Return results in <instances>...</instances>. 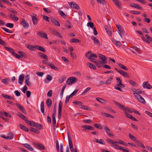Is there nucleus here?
Segmentation results:
<instances>
[{"mask_svg": "<svg viewBox=\"0 0 152 152\" xmlns=\"http://www.w3.org/2000/svg\"><path fill=\"white\" fill-rule=\"evenodd\" d=\"M4 48L6 50L11 53L12 54L14 51V50L12 48H11L7 46H5Z\"/></svg>", "mask_w": 152, "mask_h": 152, "instance_id": "41", "label": "nucleus"}, {"mask_svg": "<svg viewBox=\"0 0 152 152\" xmlns=\"http://www.w3.org/2000/svg\"><path fill=\"white\" fill-rule=\"evenodd\" d=\"M129 83L133 86H136V83L134 81L130 80H129Z\"/></svg>", "mask_w": 152, "mask_h": 152, "instance_id": "58", "label": "nucleus"}, {"mask_svg": "<svg viewBox=\"0 0 152 152\" xmlns=\"http://www.w3.org/2000/svg\"><path fill=\"white\" fill-rule=\"evenodd\" d=\"M17 106L23 112L24 114L26 113L25 108L23 106L20 105L19 104L17 103L16 104Z\"/></svg>", "mask_w": 152, "mask_h": 152, "instance_id": "16", "label": "nucleus"}, {"mask_svg": "<svg viewBox=\"0 0 152 152\" xmlns=\"http://www.w3.org/2000/svg\"><path fill=\"white\" fill-rule=\"evenodd\" d=\"M38 54L40 57L43 58L45 59H48V57L47 55L41 52L38 53Z\"/></svg>", "mask_w": 152, "mask_h": 152, "instance_id": "23", "label": "nucleus"}, {"mask_svg": "<svg viewBox=\"0 0 152 152\" xmlns=\"http://www.w3.org/2000/svg\"><path fill=\"white\" fill-rule=\"evenodd\" d=\"M62 107V101H60L58 104V118L60 119L61 118V114Z\"/></svg>", "mask_w": 152, "mask_h": 152, "instance_id": "7", "label": "nucleus"}, {"mask_svg": "<svg viewBox=\"0 0 152 152\" xmlns=\"http://www.w3.org/2000/svg\"><path fill=\"white\" fill-rule=\"evenodd\" d=\"M41 108L40 110L41 111H45L44 109V103L43 101H42L41 103Z\"/></svg>", "mask_w": 152, "mask_h": 152, "instance_id": "49", "label": "nucleus"}, {"mask_svg": "<svg viewBox=\"0 0 152 152\" xmlns=\"http://www.w3.org/2000/svg\"><path fill=\"white\" fill-rule=\"evenodd\" d=\"M115 5L120 9H122V4L119 0H112Z\"/></svg>", "mask_w": 152, "mask_h": 152, "instance_id": "12", "label": "nucleus"}, {"mask_svg": "<svg viewBox=\"0 0 152 152\" xmlns=\"http://www.w3.org/2000/svg\"><path fill=\"white\" fill-rule=\"evenodd\" d=\"M67 135L68 137V142H72L70 137V134L69 132H67Z\"/></svg>", "mask_w": 152, "mask_h": 152, "instance_id": "60", "label": "nucleus"}, {"mask_svg": "<svg viewBox=\"0 0 152 152\" xmlns=\"http://www.w3.org/2000/svg\"><path fill=\"white\" fill-rule=\"evenodd\" d=\"M99 57L101 60L100 63L102 64H104L107 63V58L106 56L101 54H99Z\"/></svg>", "mask_w": 152, "mask_h": 152, "instance_id": "4", "label": "nucleus"}, {"mask_svg": "<svg viewBox=\"0 0 152 152\" xmlns=\"http://www.w3.org/2000/svg\"><path fill=\"white\" fill-rule=\"evenodd\" d=\"M16 58H18L19 59H20V56L17 53H16L14 52L12 54Z\"/></svg>", "mask_w": 152, "mask_h": 152, "instance_id": "53", "label": "nucleus"}, {"mask_svg": "<svg viewBox=\"0 0 152 152\" xmlns=\"http://www.w3.org/2000/svg\"><path fill=\"white\" fill-rule=\"evenodd\" d=\"M96 1L98 4H104L105 3V0H96Z\"/></svg>", "mask_w": 152, "mask_h": 152, "instance_id": "57", "label": "nucleus"}, {"mask_svg": "<svg viewBox=\"0 0 152 152\" xmlns=\"http://www.w3.org/2000/svg\"><path fill=\"white\" fill-rule=\"evenodd\" d=\"M6 26L8 27H9L10 28H13L14 26V25L13 23H7L6 25Z\"/></svg>", "mask_w": 152, "mask_h": 152, "instance_id": "54", "label": "nucleus"}, {"mask_svg": "<svg viewBox=\"0 0 152 152\" xmlns=\"http://www.w3.org/2000/svg\"><path fill=\"white\" fill-rule=\"evenodd\" d=\"M145 37L146 38L148 39V40L149 42L150 41L152 42V38L151 37L147 34H146L145 35Z\"/></svg>", "mask_w": 152, "mask_h": 152, "instance_id": "62", "label": "nucleus"}, {"mask_svg": "<svg viewBox=\"0 0 152 152\" xmlns=\"http://www.w3.org/2000/svg\"><path fill=\"white\" fill-rule=\"evenodd\" d=\"M58 12L60 15L64 18H66V15H65L64 12L61 10H58Z\"/></svg>", "mask_w": 152, "mask_h": 152, "instance_id": "40", "label": "nucleus"}, {"mask_svg": "<svg viewBox=\"0 0 152 152\" xmlns=\"http://www.w3.org/2000/svg\"><path fill=\"white\" fill-rule=\"evenodd\" d=\"M114 144L112 145V146L113 148L117 149L119 150H121L123 151L124 152H129V151L127 149H124V148L121 147L120 146H119L118 145H117L115 143H112Z\"/></svg>", "mask_w": 152, "mask_h": 152, "instance_id": "6", "label": "nucleus"}, {"mask_svg": "<svg viewBox=\"0 0 152 152\" xmlns=\"http://www.w3.org/2000/svg\"><path fill=\"white\" fill-rule=\"evenodd\" d=\"M118 33L120 35V36L122 38V35H124V31H123L122 28L121 26H120L118 28Z\"/></svg>", "mask_w": 152, "mask_h": 152, "instance_id": "17", "label": "nucleus"}, {"mask_svg": "<svg viewBox=\"0 0 152 152\" xmlns=\"http://www.w3.org/2000/svg\"><path fill=\"white\" fill-rule=\"evenodd\" d=\"M23 145H24L25 147L28 149L29 150L31 151H32L34 149L29 144L27 143H25V144H23Z\"/></svg>", "mask_w": 152, "mask_h": 152, "instance_id": "35", "label": "nucleus"}, {"mask_svg": "<svg viewBox=\"0 0 152 152\" xmlns=\"http://www.w3.org/2000/svg\"><path fill=\"white\" fill-rule=\"evenodd\" d=\"M104 129L106 133H108V132H111L110 129L108 128V127L106 125H104Z\"/></svg>", "mask_w": 152, "mask_h": 152, "instance_id": "48", "label": "nucleus"}, {"mask_svg": "<svg viewBox=\"0 0 152 152\" xmlns=\"http://www.w3.org/2000/svg\"><path fill=\"white\" fill-rule=\"evenodd\" d=\"M120 73L121 74L126 77L129 78V75L127 73L123 71H122Z\"/></svg>", "mask_w": 152, "mask_h": 152, "instance_id": "31", "label": "nucleus"}, {"mask_svg": "<svg viewBox=\"0 0 152 152\" xmlns=\"http://www.w3.org/2000/svg\"><path fill=\"white\" fill-rule=\"evenodd\" d=\"M35 146L37 148H39L40 149L44 150L45 148L44 145L42 144H39V143H34Z\"/></svg>", "mask_w": 152, "mask_h": 152, "instance_id": "13", "label": "nucleus"}, {"mask_svg": "<svg viewBox=\"0 0 152 152\" xmlns=\"http://www.w3.org/2000/svg\"><path fill=\"white\" fill-rule=\"evenodd\" d=\"M48 65L49 66L53 69H55L56 70H58V68L54 66L53 64L49 63L48 64Z\"/></svg>", "mask_w": 152, "mask_h": 152, "instance_id": "38", "label": "nucleus"}, {"mask_svg": "<svg viewBox=\"0 0 152 152\" xmlns=\"http://www.w3.org/2000/svg\"><path fill=\"white\" fill-rule=\"evenodd\" d=\"M116 79L117 81V84L115 85L114 86V88L117 90L120 91H121L122 89L120 87L122 88H124L125 85L124 84H122V80L119 77H116Z\"/></svg>", "mask_w": 152, "mask_h": 152, "instance_id": "1", "label": "nucleus"}, {"mask_svg": "<svg viewBox=\"0 0 152 152\" xmlns=\"http://www.w3.org/2000/svg\"><path fill=\"white\" fill-rule=\"evenodd\" d=\"M52 100L50 98L48 99L46 101V103L48 107H50L52 105Z\"/></svg>", "mask_w": 152, "mask_h": 152, "instance_id": "25", "label": "nucleus"}, {"mask_svg": "<svg viewBox=\"0 0 152 152\" xmlns=\"http://www.w3.org/2000/svg\"><path fill=\"white\" fill-rule=\"evenodd\" d=\"M142 86L144 88L151 89L152 88V86L148 83V81L142 83Z\"/></svg>", "mask_w": 152, "mask_h": 152, "instance_id": "8", "label": "nucleus"}, {"mask_svg": "<svg viewBox=\"0 0 152 152\" xmlns=\"http://www.w3.org/2000/svg\"><path fill=\"white\" fill-rule=\"evenodd\" d=\"M37 34L41 38L46 39H48V38L47 37V34L43 31H39L37 32Z\"/></svg>", "mask_w": 152, "mask_h": 152, "instance_id": "9", "label": "nucleus"}, {"mask_svg": "<svg viewBox=\"0 0 152 152\" xmlns=\"http://www.w3.org/2000/svg\"><path fill=\"white\" fill-rule=\"evenodd\" d=\"M116 104L120 108L123 109L124 110L125 112V113L129 112L130 113H132V111H131V110H130L128 108L125 107L119 103L116 102Z\"/></svg>", "mask_w": 152, "mask_h": 152, "instance_id": "3", "label": "nucleus"}, {"mask_svg": "<svg viewBox=\"0 0 152 152\" xmlns=\"http://www.w3.org/2000/svg\"><path fill=\"white\" fill-rule=\"evenodd\" d=\"M18 115L22 119L24 120H26L27 119V118L25 117L24 115L20 113H18Z\"/></svg>", "mask_w": 152, "mask_h": 152, "instance_id": "42", "label": "nucleus"}, {"mask_svg": "<svg viewBox=\"0 0 152 152\" xmlns=\"http://www.w3.org/2000/svg\"><path fill=\"white\" fill-rule=\"evenodd\" d=\"M93 141L95 142H104L103 140L102 139L98 140V139H95L93 140Z\"/></svg>", "mask_w": 152, "mask_h": 152, "instance_id": "46", "label": "nucleus"}, {"mask_svg": "<svg viewBox=\"0 0 152 152\" xmlns=\"http://www.w3.org/2000/svg\"><path fill=\"white\" fill-rule=\"evenodd\" d=\"M129 137L132 140L137 142V139L134 136L132 135L131 134H129Z\"/></svg>", "mask_w": 152, "mask_h": 152, "instance_id": "30", "label": "nucleus"}, {"mask_svg": "<svg viewBox=\"0 0 152 152\" xmlns=\"http://www.w3.org/2000/svg\"><path fill=\"white\" fill-rule=\"evenodd\" d=\"M132 91L134 92L133 94H141L142 93V91L140 89H136L135 88H133L132 89Z\"/></svg>", "mask_w": 152, "mask_h": 152, "instance_id": "21", "label": "nucleus"}, {"mask_svg": "<svg viewBox=\"0 0 152 152\" xmlns=\"http://www.w3.org/2000/svg\"><path fill=\"white\" fill-rule=\"evenodd\" d=\"M78 91V89H76L75 90L69 95L71 97H72L73 96L75 95L76 93Z\"/></svg>", "mask_w": 152, "mask_h": 152, "instance_id": "47", "label": "nucleus"}, {"mask_svg": "<svg viewBox=\"0 0 152 152\" xmlns=\"http://www.w3.org/2000/svg\"><path fill=\"white\" fill-rule=\"evenodd\" d=\"M18 53L19 54L20 57L21 56L24 58H26L27 57L26 54L25 53L20 51H19Z\"/></svg>", "mask_w": 152, "mask_h": 152, "instance_id": "22", "label": "nucleus"}, {"mask_svg": "<svg viewBox=\"0 0 152 152\" xmlns=\"http://www.w3.org/2000/svg\"><path fill=\"white\" fill-rule=\"evenodd\" d=\"M70 42L71 43H76V42L79 43L81 42V41H80V40H79L78 39H75V38H74V39H72L70 41Z\"/></svg>", "mask_w": 152, "mask_h": 152, "instance_id": "37", "label": "nucleus"}, {"mask_svg": "<svg viewBox=\"0 0 152 152\" xmlns=\"http://www.w3.org/2000/svg\"><path fill=\"white\" fill-rule=\"evenodd\" d=\"M36 48L42 51L43 52H45L46 51V50L44 48L39 45H36Z\"/></svg>", "mask_w": 152, "mask_h": 152, "instance_id": "29", "label": "nucleus"}, {"mask_svg": "<svg viewBox=\"0 0 152 152\" xmlns=\"http://www.w3.org/2000/svg\"><path fill=\"white\" fill-rule=\"evenodd\" d=\"M91 126L88 125H84L82 126V128H84L83 129V131H85L86 129H88L90 130Z\"/></svg>", "mask_w": 152, "mask_h": 152, "instance_id": "39", "label": "nucleus"}, {"mask_svg": "<svg viewBox=\"0 0 152 152\" xmlns=\"http://www.w3.org/2000/svg\"><path fill=\"white\" fill-rule=\"evenodd\" d=\"M29 78L28 75L25 78V84L28 86H29L31 85L30 82L29 81Z\"/></svg>", "mask_w": 152, "mask_h": 152, "instance_id": "20", "label": "nucleus"}, {"mask_svg": "<svg viewBox=\"0 0 152 152\" xmlns=\"http://www.w3.org/2000/svg\"><path fill=\"white\" fill-rule=\"evenodd\" d=\"M30 130L32 132H33L34 133L39 134V131L37 129L35 128H34L30 127Z\"/></svg>", "mask_w": 152, "mask_h": 152, "instance_id": "33", "label": "nucleus"}, {"mask_svg": "<svg viewBox=\"0 0 152 152\" xmlns=\"http://www.w3.org/2000/svg\"><path fill=\"white\" fill-rule=\"evenodd\" d=\"M1 28L2 29H3L4 31H6V32H7V33H12V31H11L10 30H9V29H8L6 28H4L3 27H1Z\"/></svg>", "mask_w": 152, "mask_h": 152, "instance_id": "56", "label": "nucleus"}, {"mask_svg": "<svg viewBox=\"0 0 152 152\" xmlns=\"http://www.w3.org/2000/svg\"><path fill=\"white\" fill-rule=\"evenodd\" d=\"M94 126L96 128L100 129H102V127L98 124H96L94 125Z\"/></svg>", "mask_w": 152, "mask_h": 152, "instance_id": "52", "label": "nucleus"}, {"mask_svg": "<svg viewBox=\"0 0 152 152\" xmlns=\"http://www.w3.org/2000/svg\"><path fill=\"white\" fill-rule=\"evenodd\" d=\"M19 127L21 129H22V130H23L25 131H26V132H28V128L24 126V125H23L22 124H20L19 125Z\"/></svg>", "mask_w": 152, "mask_h": 152, "instance_id": "26", "label": "nucleus"}, {"mask_svg": "<svg viewBox=\"0 0 152 152\" xmlns=\"http://www.w3.org/2000/svg\"><path fill=\"white\" fill-rule=\"evenodd\" d=\"M26 47L29 50L31 51H35L36 49V45L34 46L32 45L28 44L26 45Z\"/></svg>", "mask_w": 152, "mask_h": 152, "instance_id": "15", "label": "nucleus"}, {"mask_svg": "<svg viewBox=\"0 0 152 152\" xmlns=\"http://www.w3.org/2000/svg\"><path fill=\"white\" fill-rule=\"evenodd\" d=\"M43 10L44 11L47 13H50V12L51 11L50 10L47 8H43Z\"/></svg>", "mask_w": 152, "mask_h": 152, "instance_id": "64", "label": "nucleus"}, {"mask_svg": "<svg viewBox=\"0 0 152 152\" xmlns=\"http://www.w3.org/2000/svg\"><path fill=\"white\" fill-rule=\"evenodd\" d=\"M113 43L115 44L117 46L120 47L121 46V44L120 42L119 41H117L115 40H112Z\"/></svg>", "mask_w": 152, "mask_h": 152, "instance_id": "24", "label": "nucleus"}, {"mask_svg": "<svg viewBox=\"0 0 152 152\" xmlns=\"http://www.w3.org/2000/svg\"><path fill=\"white\" fill-rule=\"evenodd\" d=\"M66 77L65 76H63L61 77L58 80V81L60 83H62L65 79Z\"/></svg>", "mask_w": 152, "mask_h": 152, "instance_id": "51", "label": "nucleus"}, {"mask_svg": "<svg viewBox=\"0 0 152 152\" xmlns=\"http://www.w3.org/2000/svg\"><path fill=\"white\" fill-rule=\"evenodd\" d=\"M87 65L91 69H93L94 70L96 69V66L90 63H87Z\"/></svg>", "mask_w": 152, "mask_h": 152, "instance_id": "28", "label": "nucleus"}, {"mask_svg": "<svg viewBox=\"0 0 152 152\" xmlns=\"http://www.w3.org/2000/svg\"><path fill=\"white\" fill-rule=\"evenodd\" d=\"M70 55L74 59H75L77 58L76 55L74 53H73L72 52H70Z\"/></svg>", "mask_w": 152, "mask_h": 152, "instance_id": "63", "label": "nucleus"}, {"mask_svg": "<svg viewBox=\"0 0 152 152\" xmlns=\"http://www.w3.org/2000/svg\"><path fill=\"white\" fill-rule=\"evenodd\" d=\"M91 39L94 40V44H95L98 45L99 43V40L96 37H91Z\"/></svg>", "mask_w": 152, "mask_h": 152, "instance_id": "27", "label": "nucleus"}, {"mask_svg": "<svg viewBox=\"0 0 152 152\" xmlns=\"http://www.w3.org/2000/svg\"><path fill=\"white\" fill-rule=\"evenodd\" d=\"M87 25L88 27H89L91 28H93L94 27V23L92 22H88L87 23Z\"/></svg>", "mask_w": 152, "mask_h": 152, "instance_id": "45", "label": "nucleus"}, {"mask_svg": "<svg viewBox=\"0 0 152 152\" xmlns=\"http://www.w3.org/2000/svg\"><path fill=\"white\" fill-rule=\"evenodd\" d=\"M10 17L13 20L17 21L18 20V18L14 14L12 15L11 14L10 15Z\"/></svg>", "mask_w": 152, "mask_h": 152, "instance_id": "32", "label": "nucleus"}, {"mask_svg": "<svg viewBox=\"0 0 152 152\" xmlns=\"http://www.w3.org/2000/svg\"><path fill=\"white\" fill-rule=\"evenodd\" d=\"M1 137L3 138H4L7 139H9V140H11L13 138V134H11L10 136H6L4 135H1Z\"/></svg>", "mask_w": 152, "mask_h": 152, "instance_id": "19", "label": "nucleus"}, {"mask_svg": "<svg viewBox=\"0 0 152 152\" xmlns=\"http://www.w3.org/2000/svg\"><path fill=\"white\" fill-rule=\"evenodd\" d=\"M73 103L76 105H77L78 106H82L83 103L81 102H79L78 101H75L73 102Z\"/></svg>", "mask_w": 152, "mask_h": 152, "instance_id": "44", "label": "nucleus"}, {"mask_svg": "<svg viewBox=\"0 0 152 152\" xmlns=\"http://www.w3.org/2000/svg\"><path fill=\"white\" fill-rule=\"evenodd\" d=\"M72 8L75 9L77 10L80 9V8L79 5L77 4L76 3L73 2L72 5Z\"/></svg>", "mask_w": 152, "mask_h": 152, "instance_id": "36", "label": "nucleus"}, {"mask_svg": "<svg viewBox=\"0 0 152 152\" xmlns=\"http://www.w3.org/2000/svg\"><path fill=\"white\" fill-rule=\"evenodd\" d=\"M20 23L24 28H27L29 27V24L24 19H23L21 20Z\"/></svg>", "mask_w": 152, "mask_h": 152, "instance_id": "10", "label": "nucleus"}, {"mask_svg": "<svg viewBox=\"0 0 152 152\" xmlns=\"http://www.w3.org/2000/svg\"><path fill=\"white\" fill-rule=\"evenodd\" d=\"M96 99L98 101L102 103H105L106 102L105 100L100 98H97Z\"/></svg>", "mask_w": 152, "mask_h": 152, "instance_id": "43", "label": "nucleus"}, {"mask_svg": "<svg viewBox=\"0 0 152 152\" xmlns=\"http://www.w3.org/2000/svg\"><path fill=\"white\" fill-rule=\"evenodd\" d=\"M118 65L119 66H120V67L122 68L123 69L126 70H128V69L125 66H124L122 64H118Z\"/></svg>", "mask_w": 152, "mask_h": 152, "instance_id": "55", "label": "nucleus"}, {"mask_svg": "<svg viewBox=\"0 0 152 152\" xmlns=\"http://www.w3.org/2000/svg\"><path fill=\"white\" fill-rule=\"evenodd\" d=\"M25 121H26V123L28 125L33 127V126L34 125V122L32 121H28L27 120V119L25 120Z\"/></svg>", "mask_w": 152, "mask_h": 152, "instance_id": "34", "label": "nucleus"}, {"mask_svg": "<svg viewBox=\"0 0 152 152\" xmlns=\"http://www.w3.org/2000/svg\"><path fill=\"white\" fill-rule=\"evenodd\" d=\"M91 51H89L87 53H85V56L86 57H87L89 59L90 61H92V58H91L93 57H94L95 58H97V56L94 53H91L90 55H88L91 53Z\"/></svg>", "mask_w": 152, "mask_h": 152, "instance_id": "5", "label": "nucleus"}, {"mask_svg": "<svg viewBox=\"0 0 152 152\" xmlns=\"http://www.w3.org/2000/svg\"><path fill=\"white\" fill-rule=\"evenodd\" d=\"M51 21L56 26H60V24L58 22L55 18H51Z\"/></svg>", "mask_w": 152, "mask_h": 152, "instance_id": "18", "label": "nucleus"}, {"mask_svg": "<svg viewBox=\"0 0 152 152\" xmlns=\"http://www.w3.org/2000/svg\"><path fill=\"white\" fill-rule=\"evenodd\" d=\"M77 78L76 77H71L67 80L66 83L68 85H71L73 83H75L77 81Z\"/></svg>", "mask_w": 152, "mask_h": 152, "instance_id": "2", "label": "nucleus"}, {"mask_svg": "<svg viewBox=\"0 0 152 152\" xmlns=\"http://www.w3.org/2000/svg\"><path fill=\"white\" fill-rule=\"evenodd\" d=\"M134 8L138 9V10H142V8L138 4H135V5H134Z\"/></svg>", "mask_w": 152, "mask_h": 152, "instance_id": "61", "label": "nucleus"}, {"mask_svg": "<svg viewBox=\"0 0 152 152\" xmlns=\"http://www.w3.org/2000/svg\"><path fill=\"white\" fill-rule=\"evenodd\" d=\"M93 62L99 68L101 67V65L100 64V63H99V62L96 61H93Z\"/></svg>", "mask_w": 152, "mask_h": 152, "instance_id": "59", "label": "nucleus"}, {"mask_svg": "<svg viewBox=\"0 0 152 152\" xmlns=\"http://www.w3.org/2000/svg\"><path fill=\"white\" fill-rule=\"evenodd\" d=\"M32 20L34 24L36 25L37 24L38 19L37 18V15L31 16Z\"/></svg>", "mask_w": 152, "mask_h": 152, "instance_id": "14", "label": "nucleus"}, {"mask_svg": "<svg viewBox=\"0 0 152 152\" xmlns=\"http://www.w3.org/2000/svg\"><path fill=\"white\" fill-rule=\"evenodd\" d=\"M51 31L52 33L54 35L58 36V37L61 38V39L63 38V37L61 36V34L56 29H52L51 30Z\"/></svg>", "mask_w": 152, "mask_h": 152, "instance_id": "11", "label": "nucleus"}, {"mask_svg": "<svg viewBox=\"0 0 152 152\" xmlns=\"http://www.w3.org/2000/svg\"><path fill=\"white\" fill-rule=\"evenodd\" d=\"M139 102L143 104H145V101L143 98L141 96L140 98L138 100Z\"/></svg>", "mask_w": 152, "mask_h": 152, "instance_id": "50", "label": "nucleus"}]
</instances>
